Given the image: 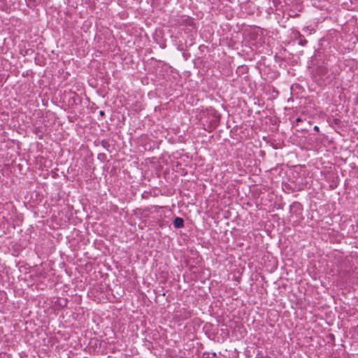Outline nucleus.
Listing matches in <instances>:
<instances>
[{"label": "nucleus", "instance_id": "f257e3e1", "mask_svg": "<svg viewBox=\"0 0 358 358\" xmlns=\"http://www.w3.org/2000/svg\"><path fill=\"white\" fill-rule=\"evenodd\" d=\"M292 37L294 40L298 41V44L301 46H306L308 41L305 38L304 36L302 35L298 30L292 31Z\"/></svg>", "mask_w": 358, "mask_h": 358}, {"label": "nucleus", "instance_id": "f03ea898", "mask_svg": "<svg viewBox=\"0 0 358 358\" xmlns=\"http://www.w3.org/2000/svg\"><path fill=\"white\" fill-rule=\"evenodd\" d=\"M173 227L176 229H180L184 227V220L182 218L177 217L173 222Z\"/></svg>", "mask_w": 358, "mask_h": 358}, {"label": "nucleus", "instance_id": "7ed1b4c3", "mask_svg": "<svg viewBox=\"0 0 358 358\" xmlns=\"http://www.w3.org/2000/svg\"><path fill=\"white\" fill-rule=\"evenodd\" d=\"M181 20L184 22H185L187 24V25L190 27V29H195L194 22L192 21V19L189 18L188 17L183 16L181 17Z\"/></svg>", "mask_w": 358, "mask_h": 358}, {"label": "nucleus", "instance_id": "20e7f679", "mask_svg": "<svg viewBox=\"0 0 358 358\" xmlns=\"http://www.w3.org/2000/svg\"><path fill=\"white\" fill-rule=\"evenodd\" d=\"M328 71V69L325 66H320L317 69L318 74L322 77L325 76V75L327 74Z\"/></svg>", "mask_w": 358, "mask_h": 358}, {"label": "nucleus", "instance_id": "39448f33", "mask_svg": "<svg viewBox=\"0 0 358 358\" xmlns=\"http://www.w3.org/2000/svg\"><path fill=\"white\" fill-rule=\"evenodd\" d=\"M210 111H211L212 114L213 115V117H214L213 121L215 122H217L220 120V114L214 109L211 110Z\"/></svg>", "mask_w": 358, "mask_h": 358}, {"label": "nucleus", "instance_id": "423d86ee", "mask_svg": "<svg viewBox=\"0 0 358 358\" xmlns=\"http://www.w3.org/2000/svg\"><path fill=\"white\" fill-rule=\"evenodd\" d=\"M101 145L106 148V150L108 149L109 146H110V144H109V142L106 140H103L101 141Z\"/></svg>", "mask_w": 358, "mask_h": 358}, {"label": "nucleus", "instance_id": "0eeeda50", "mask_svg": "<svg viewBox=\"0 0 358 358\" xmlns=\"http://www.w3.org/2000/svg\"><path fill=\"white\" fill-rule=\"evenodd\" d=\"M301 117H297V118L296 119V122H301Z\"/></svg>", "mask_w": 358, "mask_h": 358}, {"label": "nucleus", "instance_id": "6e6552de", "mask_svg": "<svg viewBox=\"0 0 358 358\" xmlns=\"http://www.w3.org/2000/svg\"><path fill=\"white\" fill-rule=\"evenodd\" d=\"M313 129H314L315 131H319V127H318L317 126H315V127H314V128H313Z\"/></svg>", "mask_w": 358, "mask_h": 358}, {"label": "nucleus", "instance_id": "1a4fd4ad", "mask_svg": "<svg viewBox=\"0 0 358 358\" xmlns=\"http://www.w3.org/2000/svg\"><path fill=\"white\" fill-rule=\"evenodd\" d=\"M99 114H100V115L103 116V115H104V112L103 111H100Z\"/></svg>", "mask_w": 358, "mask_h": 358}, {"label": "nucleus", "instance_id": "9d476101", "mask_svg": "<svg viewBox=\"0 0 358 358\" xmlns=\"http://www.w3.org/2000/svg\"><path fill=\"white\" fill-rule=\"evenodd\" d=\"M335 78V76L334 75H332V78H330V80H332L333 78Z\"/></svg>", "mask_w": 358, "mask_h": 358}, {"label": "nucleus", "instance_id": "9b49d317", "mask_svg": "<svg viewBox=\"0 0 358 358\" xmlns=\"http://www.w3.org/2000/svg\"><path fill=\"white\" fill-rule=\"evenodd\" d=\"M305 29H308V27H305V28L303 29V30H305Z\"/></svg>", "mask_w": 358, "mask_h": 358}, {"label": "nucleus", "instance_id": "f8f14e48", "mask_svg": "<svg viewBox=\"0 0 358 358\" xmlns=\"http://www.w3.org/2000/svg\"><path fill=\"white\" fill-rule=\"evenodd\" d=\"M266 358H271V357H266Z\"/></svg>", "mask_w": 358, "mask_h": 358}]
</instances>
